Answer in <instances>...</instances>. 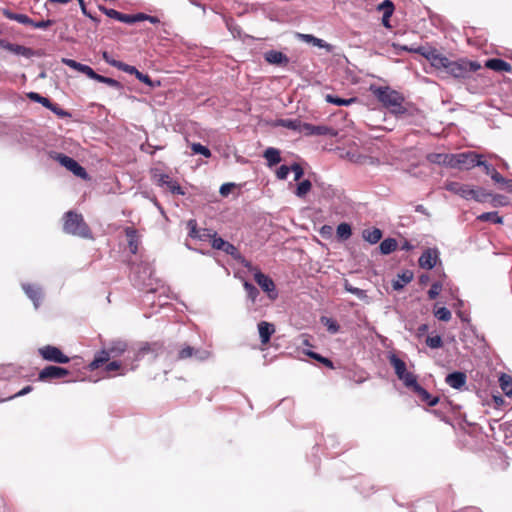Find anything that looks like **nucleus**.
<instances>
[{"label":"nucleus","instance_id":"19","mask_svg":"<svg viewBox=\"0 0 512 512\" xmlns=\"http://www.w3.org/2000/svg\"><path fill=\"white\" fill-rule=\"evenodd\" d=\"M258 332L261 343L267 344L275 333V326L270 322L261 321L258 323Z\"/></svg>","mask_w":512,"mask_h":512},{"label":"nucleus","instance_id":"44","mask_svg":"<svg viewBox=\"0 0 512 512\" xmlns=\"http://www.w3.org/2000/svg\"><path fill=\"white\" fill-rule=\"evenodd\" d=\"M312 184L309 180H303L296 188L295 195L299 198H303L311 190Z\"/></svg>","mask_w":512,"mask_h":512},{"label":"nucleus","instance_id":"41","mask_svg":"<svg viewBox=\"0 0 512 512\" xmlns=\"http://www.w3.org/2000/svg\"><path fill=\"white\" fill-rule=\"evenodd\" d=\"M336 234H337L338 239H340V240L349 239L352 235L351 226L346 222L340 223L337 226Z\"/></svg>","mask_w":512,"mask_h":512},{"label":"nucleus","instance_id":"16","mask_svg":"<svg viewBox=\"0 0 512 512\" xmlns=\"http://www.w3.org/2000/svg\"><path fill=\"white\" fill-rule=\"evenodd\" d=\"M445 189L460 197L469 200L471 186L459 182L451 181L445 184Z\"/></svg>","mask_w":512,"mask_h":512},{"label":"nucleus","instance_id":"62","mask_svg":"<svg viewBox=\"0 0 512 512\" xmlns=\"http://www.w3.org/2000/svg\"><path fill=\"white\" fill-rule=\"evenodd\" d=\"M54 24L53 20L47 19L42 21H33L32 27L38 28V29H46Z\"/></svg>","mask_w":512,"mask_h":512},{"label":"nucleus","instance_id":"17","mask_svg":"<svg viewBox=\"0 0 512 512\" xmlns=\"http://www.w3.org/2000/svg\"><path fill=\"white\" fill-rule=\"evenodd\" d=\"M467 381L466 374L463 372H452L448 374L445 378V382L454 389H462Z\"/></svg>","mask_w":512,"mask_h":512},{"label":"nucleus","instance_id":"20","mask_svg":"<svg viewBox=\"0 0 512 512\" xmlns=\"http://www.w3.org/2000/svg\"><path fill=\"white\" fill-rule=\"evenodd\" d=\"M22 288L25 291L26 295L32 300L34 307L37 309L40 306V302L42 299L41 289L31 284H23Z\"/></svg>","mask_w":512,"mask_h":512},{"label":"nucleus","instance_id":"1","mask_svg":"<svg viewBox=\"0 0 512 512\" xmlns=\"http://www.w3.org/2000/svg\"><path fill=\"white\" fill-rule=\"evenodd\" d=\"M373 94L392 114L403 115L407 112L406 107L403 105L405 99L398 91L390 87H376L373 89Z\"/></svg>","mask_w":512,"mask_h":512},{"label":"nucleus","instance_id":"26","mask_svg":"<svg viewBox=\"0 0 512 512\" xmlns=\"http://www.w3.org/2000/svg\"><path fill=\"white\" fill-rule=\"evenodd\" d=\"M2 14L9 20L16 21L23 25L32 26L33 20L25 14L14 13L9 9H2Z\"/></svg>","mask_w":512,"mask_h":512},{"label":"nucleus","instance_id":"7","mask_svg":"<svg viewBox=\"0 0 512 512\" xmlns=\"http://www.w3.org/2000/svg\"><path fill=\"white\" fill-rule=\"evenodd\" d=\"M40 355L43 359L55 363L65 364L69 362V358L62 353V351L55 346L47 345L39 349Z\"/></svg>","mask_w":512,"mask_h":512},{"label":"nucleus","instance_id":"23","mask_svg":"<svg viewBox=\"0 0 512 512\" xmlns=\"http://www.w3.org/2000/svg\"><path fill=\"white\" fill-rule=\"evenodd\" d=\"M485 66L491 70L497 71V72H511L512 66L508 62L499 59V58H492L486 61Z\"/></svg>","mask_w":512,"mask_h":512},{"label":"nucleus","instance_id":"42","mask_svg":"<svg viewBox=\"0 0 512 512\" xmlns=\"http://www.w3.org/2000/svg\"><path fill=\"white\" fill-rule=\"evenodd\" d=\"M92 79L96 80L98 82H101V83H105L108 86L113 87L115 89H122V87H123L119 81H117L113 78L102 76L100 74H97L96 72H95V75H93Z\"/></svg>","mask_w":512,"mask_h":512},{"label":"nucleus","instance_id":"2","mask_svg":"<svg viewBox=\"0 0 512 512\" xmlns=\"http://www.w3.org/2000/svg\"><path fill=\"white\" fill-rule=\"evenodd\" d=\"M176 354L173 355L171 351L168 352V356L174 361H185L195 360L198 362H204L208 360L212 353L210 350L203 347H193L187 343H182L176 346Z\"/></svg>","mask_w":512,"mask_h":512},{"label":"nucleus","instance_id":"10","mask_svg":"<svg viewBox=\"0 0 512 512\" xmlns=\"http://www.w3.org/2000/svg\"><path fill=\"white\" fill-rule=\"evenodd\" d=\"M165 352L163 344L158 342L144 343L140 346L135 354V360L139 361L148 354H152L154 357L160 356Z\"/></svg>","mask_w":512,"mask_h":512},{"label":"nucleus","instance_id":"49","mask_svg":"<svg viewBox=\"0 0 512 512\" xmlns=\"http://www.w3.org/2000/svg\"><path fill=\"white\" fill-rule=\"evenodd\" d=\"M384 6H387V11L383 12L382 23L384 26L389 27V18L394 11V5L390 0H384Z\"/></svg>","mask_w":512,"mask_h":512},{"label":"nucleus","instance_id":"60","mask_svg":"<svg viewBox=\"0 0 512 512\" xmlns=\"http://www.w3.org/2000/svg\"><path fill=\"white\" fill-rule=\"evenodd\" d=\"M290 172V166L287 165H281L277 171L276 176L280 180H285Z\"/></svg>","mask_w":512,"mask_h":512},{"label":"nucleus","instance_id":"21","mask_svg":"<svg viewBox=\"0 0 512 512\" xmlns=\"http://www.w3.org/2000/svg\"><path fill=\"white\" fill-rule=\"evenodd\" d=\"M4 49L12 52L13 54L23 56L25 58H30L34 55V52L31 48L19 44H13L8 41H5Z\"/></svg>","mask_w":512,"mask_h":512},{"label":"nucleus","instance_id":"22","mask_svg":"<svg viewBox=\"0 0 512 512\" xmlns=\"http://www.w3.org/2000/svg\"><path fill=\"white\" fill-rule=\"evenodd\" d=\"M389 363L394 368L397 377H401L407 372L406 363L400 359L395 353L390 352L387 356Z\"/></svg>","mask_w":512,"mask_h":512},{"label":"nucleus","instance_id":"51","mask_svg":"<svg viewBox=\"0 0 512 512\" xmlns=\"http://www.w3.org/2000/svg\"><path fill=\"white\" fill-rule=\"evenodd\" d=\"M448 61L449 59L446 56L439 53L436 58H433L431 65L437 69H443L445 71Z\"/></svg>","mask_w":512,"mask_h":512},{"label":"nucleus","instance_id":"5","mask_svg":"<svg viewBox=\"0 0 512 512\" xmlns=\"http://www.w3.org/2000/svg\"><path fill=\"white\" fill-rule=\"evenodd\" d=\"M479 68L475 62H467L463 60L451 61L449 59L445 72L455 78H465L470 72Z\"/></svg>","mask_w":512,"mask_h":512},{"label":"nucleus","instance_id":"47","mask_svg":"<svg viewBox=\"0 0 512 512\" xmlns=\"http://www.w3.org/2000/svg\"><path fill=\"white\" fill-rule=\"evenodd\" d=\"M344 289L347 292L357 296L359 299H365L367 297L365 290L352 286L348 281H345Z\"/></svg>","mask_w":512,"mask_h":512},{"label":"nucleus","instance_id":"9","mask_svg":"<svg viewBox=\"0 0 512 512\" xmlns=\"http://www.w3.org/2000/svg\"><path fill=\"white\" fill-rule=\"evenodd\" d=\"M254 279L263 291L267 292L269 299L275 300L277 298L278 293L276 291L275 284L270 277L260 271H257L254 274Z\"/></svg>","mask_w":512,"mask_h":512},{"label":"nucleus","instance_id":"37","mask_svg":"<svg viewBox=\"0 0 512 512\" xmlns=\"http://www.w3.org/2000/svg\"><path fill=\"white\" fill-rule=\"evenodd\" d=\"M397 248V241L394 238H387L380 243V252L384 255H388L395 251Z\"/></svg>","mask_w":512,"mask_h":512},{"label":"nucleus","instance_id":"33","mask_svg":"<svg viewBox=\"0 0 512 512\" xmlns=\"http://www.w3.org/2000/svg\"><path fill=\"white\" fill-rule=\"evenodd\" d=\"M125 234L128 238V245L131 253L136 254L138 250V239L136 230L131 227H128L125 230Z\"/></svg>","mask_w":512,"mask_h":512},{"label":"nucleus","instance_id":"6","mask_svg":"<svg viewBox=\"0 0 512 512\" xmlns=\"http://www.w3.org/2000/svg\"><path fill=\"white\" fill-rule=\"evenodd\" d=\"M51 157L54 160L58 161L67 170L71 171L75 176L80 177L82 179L88 178L86 170L73 158L57 152H52Z\"/></svg>","mask_w":512,"mask_h":512},{"label":"nucleus","instance_id":"11","mask_svg":"<svg viewBox=\"0 0 512 512\" xmlns=\"http://www.w3.org/2000/svg\"><path fill=\"white\" fill-rule=\"evenodd\" d=\"M302 134H304L305 136L323 135L335 137L337 135V131L331 127L324 125H313L310 123H303Z\"/></svg>","mask_w":512,"mask_h":512},{"label":"nucleus","instance_id":"31","mask_svg":"<svg viewBox=\"0 0 512 512\" xmlns=\"http://www.w3.org/2000/svg\"><path fill=\"white\" fill-rule=\"evenodd\" d=\"M113 358L121 356L127 350V343L123 340L112 341L108 346Z\"/></svg>","mask_w":512,"mask_h":512},{"label":"nucleus","instance_id":"30","mask_svg":"<svg viewBox=\"0 0 512 512\" xmlns=\"http://www.w3.org/2000/svg\"><path fill=\"white\" fill-rule=\"evenodd\" d=\"M263 156L267 160L269 167H272L281 161L280 151L273 147L267 148L264 151Z\"/></svg>","mask_w":512,"mask_h":512},{"label":"nucleus","instance_id":"15","mask_svg":"<svg viewBox=\"0 0 512 512\" xmlns=\"http://www.w3.org/2000/svg\"><path fill=\"white\" fill-rule=\"evenodd\" d=\"M264 59L272 65L286 66L289 63V58L277 50H269L264 53Z\"/></svg>","mask_w":512,"mask_h":512},{"label":"nucleus","instance_id":"55","mask_svg":"<svg viewBox=\"0 0 512 512\" xmlns=\"http://www.w3.org/2000/svg\"><path fill=\"white\" fill-rule=\"evenodd\" d=\"M187 227L189 229V236L193 239H197L200 236L201 229L197 227V221L195 219H190L187 222Z\"/></svg>","mask_w":512,"mask_h":512},{"label":"nucleus","instance_id":"29","mask_svg":"<svg viewBox=\"0 0 512 512\" xmlns=\"http://www.w3.org/2000/svg\"><path fill=\"white\" fill-rule=\"evenodd\" d=\"M363 239L370 244L378 243L382 238V231L379 228L365 229L362 233Z\"/></svg>","mask_w":512,"mask_h":512},{"label":"nucleus","instance_id":"38","mask_svg":"<svg viewBox=\"0 0 512 512\" xmlns=\"http://www.w3.org/2000/svg\"><path fill=\"white\" fill-rule=\"evenodd\" d=\"M500 388L506 396L512 395V378L507 374H502L499 378Z\"/></svg>","mask_w":512,"mask_h":512},{"label":"nucleus","instance_id":"32","mask_svg":"<svg viewBox=\"0 0 512 512\" xmlns=\"http://www.w3.org/2000/svg\"><path fill=\"white\" fill-rule=\"evenodd\" d=\"M491 196H492V194L487 192L483 188L471 187L469 199H473L477 202L483 203V202H486L488 200V198Z\"/></svg>","mask_w":512,"mask_h":512},{"label":"nucleus","instance_id":"59","mask_svg":"<svg viewBox=\"0 0 512 512\" xmlns=\"http://www.w3.org/2000/svg\"><path fill=\"white\" fill-rule=\"evenodd\" d=\"M418 51L430 61V63L433 61V58H436L439 54L436 49H429L425 50L424 48H419Z\"/></svg>","mask_w":512,"mask_h":512},{"label":"nucleus","instance_id":"8","mask_svg":"<svg viewBox=\"0 0 512 512\" xmlns=\"http://www.w3.org/2000/svg\"><path fill=\"white\" fill-rule=\"evenodd\" d=\"M211 245L216 250H221L226 254L232 256L236 260L242 259V256L238 249L228 241L218 237L216 233L213 234Z\"/></svg>","mask_w":512,"mask_h":512},{"label":"nucleus","instance_id":"25","mask_svg":"<svg viewBox=\"0 0 512 512\" xmlns=\"http://www.w3.org/2000/svg\"><path fill=\"white\" fill-rule=\"evenodd\" d=\"M63 63L68 67L85 74L90 79L95 75V71L90 66L79 63L73 59H63Z\"/></svg>","mask_w":512,"mask_h":512},{"label":"nucleus","instance_id":"43","mask_svg":"<svg viewBox=\"0 0 512 512\" xmlns=\"http://www.w3.org/2000/svg\"><path fill=\"white\" fill-rule=\"evenodd\" d=\"M399 380H401L403 384L411 390H413L418 385L416 376L408 371L399 377Z\"/></svg>","mask_w":512,"mask_h":512},{"label":"nucleus","instance_id":"54","mask_svg":"<svg viewBox=\"0 0 512 512\" xmlns=\"http://www.w3.org/2000/svg\"><path fill=\"white\" fill-rule=\"evenodd\" d=\"M434 315L438 320L449 321L451 319V312L446 307H440L434 311Z\"/></svg>","mask_w":512,"mask_h":512},{"label":"nucleus","instance_id":"50","mask_svg":"<svg viewBox=\"0 0 512 512\" xmlns=\"http://www.w3.org/2000/svg\"><path fill=\"white\" fill-rule=\"evenodd\" d=\"M244 289L247 292L248 298L254 303L259 295L258 289L251 283L245 281Z\"/></svg>","mask_w":512,"mask_h":512},{"label":"nucleus","instance_id":"61","mask_svg":"<svg viewBox=\"0 0 512 512\" xmlns=\"http://www.w3.org/2000/svg\"><path fill=\"white\" fill-rule=\"evenodd\" d=\"M290 171L294 172L295 181H298L304 174L303 168L298 163L292 164Z\"/></svg>","mask_w":512,"mask_h":512},{"label":"nucleus","instance_id":"58","mask_svg":"<svg viewBox=\"0 0 512 512\" xmlns=\"http://www.w3.org/2000/svg\"><path fill=\"white\" fill-rule=\"evenodd\" d=\"M307 355L312 357L313 359H316L319 362L323 363L325 366H327L329 368H333V363L330 359L325 358V357H323L317 353H314V352H308Z\"/></svg>","mask_w":512,"mask_h":512},{"label":"nucleus","instance_id":"12","mask_svg":"<svg viewBox=\"0 0 512 512\" xmlns=\"http://www.w3.org/2000/svg\"><path fill=\"white\" fill-rule=\"evenodd\" d=\"M157 185L166 187L172 194L184 195L185 192L179 183L167 174H156L154 176Z\"/></svg>","mask_w":512,"mask_h":512},{"label":"nucleus","instance_id":"4","mask_svg":"<svg viewBox=\"0 0 512 512\" xmlns=\"http://www.w3.org/2000/svg\"><path fill=\"white\" fill-rule=\"evenodd\" d=\"M480 158L481 155L472 151L451 154L450 161H448V167L470 170L481 165Z\"/></svg>","mask_w":512,"mask_h":512},{"label":"nucleus","instance_id":"40","mask_svg":"<svg viewBox=\"0 0 512 512\" xmlns=\"http://www.w3.org/2000/svg\"><path fill=\"white\" fill-rule=\"evenodd\" d=\"M107 63L110 64L111 66H113L115 68H118L119 70H121L123 72H126L128 74H131V75H135L137 73V71H138V69L136 67L128 65V64L123 63L121 61L107 60Z\"/></svg>","mask_w":512,"mask_h":512},{"label":"nucleus","instance_id":"52","mask_svg":"<svg viewBox=\"0 0 512 512\" xmlns=\"http://www.w3.org/2000/svg\"><path fill=\"white\" fill-rule=\"evenodd\" d=\"M426 344L428 347L432 349H438L443 346V341L441 336L435 335V336H428L426 338Z\"/></svg>","mask_w":512,"mask_h":512},{"label":"nucleus","instance_id":"14","mask_svg":"<svg viewBox=\"0 0 512 512\" xmlns=\"http://www.w3.org/2000/svg\"><path fill=\"white\" fill-rule=\"evenodd\" d=\"M68 370L58 366H47L42 369L38 375L40 381H47L51 379H59L68 375Z\"/></svg>","mask_w":512,"mask_h":512},{"label":"nucleus","instance_id":"28","mask_svg":"<svg viewBox=\"0 0 512 512\" xmlns=\"http://www.w3.org/2000/svg\"><path fill=\"white\" fill-rule=\"evenodd\" d=\"M413 279V274L410 271H405L402 274H398L397 278L393 280L392 287L394 290L399 291L403 287L410 283Z\"/></svg>","mask_w":512,"mask_h":512},{"label":"nucleus","instance_id":"45","mask_svg":"<svg viewBox=\"0 0 512 512\" xmlns=\"http://www.w3.org/2000/svg\"><path fill=\"white\" fill-rule=\"evenodd\" d=\"M28 97L29 99H31L32 101L34 102H37V103H40L42 104L44 107L48 108V109H52V103L51 101L46 98V97H43L41 96L40 94L36 93V92H30L28 94Z\"/></svg>","mask_w":512,"mask_h":512},{"label":"nucleus","instance_id":"24","mask_svg":"<svg viewBox=\"0 0 512 512\" xmlns=\"http://www.w3.org/2000/svg\"><path fill=\"white\" fill-rule=\"evenodd\" d=\"M412 391L418 396V398L422 402L426 403L428 406H435L439 401L438 397L432 396L426 389L421 387L419 384Z\"/></svg>","mask_w":512,"mask_h":512},{"label":"nucleus","instance_id":"27","mask_svg":"<svg viewBox=\"0 0 512 512\" xmlns=\"http://www.w3.org/2000/svg\"><path fill=\"white\" fill-rule=\"evenodd\" d=\"M112 357L109 348L102 349L96 355L94 360L89 364V369L91 371L99 368L102 364L107 362Z\"/></svg>","mask_w":512,"mask_h":512},{"label":"nucleus","instance_id":"36","mask_svg":"<svg viewBox=\"0 0 512 512\" xmlns=\"http://www.w3.org/2000/svg\"><path fill=\"white\" fill-rule=\"evenodd\" d=\"M477 220L483 222H492L495 224H502L503 218L499 215L497 211L485 212L477 217Z\"/></svg>","mask_w":512,"mask_h":512},{"label":"nucleus","instance_id":"35","mask_svg":"<svg viewBox=\"0 0 512 512\" xmlns=\"http://www.w3.org/2000/svg\"><path fill=\"white\" fill-rule=\"evenodd\" d=\"M450 157L451 154L430 153L427 155V160L433 164L448 166V161H450Z\"/></svg>","mask_w":512,"mask_h":512},{"label":"nucleus","instance_id":"18","mask_svg":"<svg viewBox=\"0 0 512 512\" xmlns=\"http://www.w3.org/2000/svg\"><path fill=\"white\" fill-rule=\"evenodd\" d=\"M296 36L298 39L302 40L303 42L312 44L313 46H316L319 48H324L328 52H331L333 49L332 45L328 44L327 42H325L324 40H322L320 38L315 37L314 35L297 33Z\"/></svg>","mask_w":512,"mask_h":512},{"label":"nucleus","instance_id":"48","mask_svg":"<svg viewBox=\"0 0 512 512\" xmlns=\"http://www.w3.org/2000/svg\"><path fill=\"white\" fill-rule=\"evenodd\" d=\"M321 323L327 328V330L330 333H333V334L337 333L340 329V326L338 325V323L335 320H333L332 318L322 317Z\"/></svg>","mask_w":512,"mask_h":512},{"label":"nucleus","instance_id":"46","mask_svg":"<svg viewBox=\"0 0 512 512\" xmlns=\"http://www.w3.org/2000/svg\"><path fill=\"white\" fill-rule=\"evenodd\" d=\"M143 13H137L134 15L130 14H123L120 17V22L126 23V24H134L136 22L144 21Z\"/></svg>","mask_w":512,"mask_h":512},{"label":"nucleus","instance_id":"3","mask_svg":"<svg viewBox=\"0 0 512 512\" xmlns=\"http://www.w3.org/2000/svg\"><path fill=\"white\" fill-rule=\"evenodd\" d=\"M63 228L64 231L68 234H72L82 238L91 237L90 229L85 223L82 215L74 213L72 211L66 213Z\"/></svg>","mask_w":512,"mask_h":512},{"label":"nucleus","instance_id":"57","mask_svg":"<svg viewBox=\"0 0 512 512\" xmlns=\"http://www.w3.org/2000/svg\"><path fill=\"white\" fill-rule=\"evenodd\" d=\"M441 290H442V283L439 281L434 282L428 291L429 299H431V300L435 299L440 294Z\"/></svg>","mask_w":512,"mask_h":512},{"label":"nucleus","instance_id":"64","mask_svg":"<svg viewBox=\"0 0 512 512\" xmlns=\"http://www.w3.org/2000/svg\"><path fill=\"white\" fill-rule=\"evenodd\" d=\"M135 77H136L139 81H141V82H143V83H145V84H147V85H149V86H152V81H151L150 77H149L147 74H143V73H141V72L138 70V71H137V73L135 74Z\"/></svg>","mask_w":512,"mask_h":512},{"label":"nucleus","instance_id":"34","mask_svg":"<svg viewBox=\"0 0 512 512\" xmlns=\"http://www.w3.org/2000/svg\"><path fill=\"white\" fill-rule=\"evenodd\" d=\"M325 100L328 103H331V104H334V105H337V106H349L352 103L356 102L357 98L352 97V98H349V99H344V98H340V97L335 96V95L327 94L325 96Z\"/></svg>","mask_w":512,"mask_h":512},{"label":"nucleus","instance_id":"63","mask_svg":"<svg viewBox=\"0 0 512 512\" xmlns=\"http://www.w3.org/2000/svg\"><path fill=\"white\" fill-rule=\"evenodd\" d=\"M491 178L494 182L504 185V183H508V180H506L497 170L492 171Z\"/></svg>","mask_w":512,"mask_h":512},{"label":"nucleus","instance_id":"56","mask_svg":"<svg viewBox=\"0 0 512 512\" xmlns=\"http://www.w3.org/2000/svg\"><path fill=\"white\" fill-rule=\"evenodd\" d=\"M99 10L104 13L106 16H108L109 18H112V19H115L117 21L120 20V17L122 15L121 12L115 10V9H111V8H107L105 6H99Z\"/></svg>","mask_w":512,"mask_h":512},{"label":"nucleus","instance_id":"53","mask_svg":"<svg viewBox=\"0 0 512 512\" xmlns=\"http://www.w3.org/2000/svg\"><path fill=\"white\" fill-rule=\"evenodd\" d=\"M191 149L194 154H200L206 158H209L211 156L210 150L206 146H203L200 143H193L191 145Z\"/></svg>","mask_w":512,"mask_h":512},{"label":"nucleus","instance_id":"39","mask_svg":"<svg viewBox=\"0 0 512 512\" xmlns=\"http://www.w3.org/2000/svg\"><path fill=\"white\" fill-rule=\"evenodd\" d=\"M303 123L304 122H302L298 119H282V120H280L281 126L287 128V129L293 130V131H297L299 133H302Z\"/></svg>","mask_w":512,"mask_h":512},{"label":"nucleus","instance_id":"13","mask_svg":"<svg viewBox=\"0 0 512 512\" xmlns=\"http://www.w3.org/2000/svg\"><path fill=\"white\" fill-rule=\"evenodd\" d=\"M439 259V251L436 248L426 249L419 257V266L423 269H432Z\"/></svg>","mask_w":512,"mask_h":512}]
</instances>
